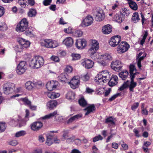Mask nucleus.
<instances>
[{"instance_id":"f257e3e1","label":"nucleus","mask_w":153,"mask_h":153,"mask_svg":"<svg viewBox=\"0 0 153 153\" xmlns=\"http://www.w3.org/2000/svg\"><path fill=\"white\" fill-rule=\"evenodd\" d=\"M109 72L107 70L100 72L95 77V80L100 84L106 83L109 78Z\"/></svg>"},{"instance_id":"f03ea898","label":"nucleus","mask_w":153,"mask_h":153,"mask_svg":"<svg viewBox=\"0 0 153 153\" xmlns=\"http://www.w3.org/2000/svg\"><path fill=\"white\" fill-rule=\"evenodd\" d=\"M44 62V60L42 57L36 56L31 61L29 65L33 69H38L43 65Z\"/></svg>"},{"instance_id":"7ed1b4c3","label":"nucleus","mask_w":153,"mask_h":153,"mask_svg":"<svg viewBox=\"0 0 153 153\" xmlns=\"http://www.w3.org/2000/svg\"><path fill=\"white\" fill-rule=\"evenodd\" d=\"M15 87V85L13 83L10 82L5 83L3 86V92L6 95L12 94L14 91Z\"/></svg>"},{"instance_id":"20e7f679","label":"nucleus","mask_w":153,"mask_h":153,"mask_svg":"<svg viewBox=\"0 0 153 153\" xmlns=\"http://www.w3.org/2000/svg\"><path fill=\"white\" fill-rule=\"evenodd\" d=\"M28 25V22L26 19H22L17 25L16 28V30L18 32H23L25 31Z\"/></svg>"},{"instance_id":"39448f33","label":"nucleus","mask_w":153,"mask_h":153,"mask_svg":"<svg viewBox=\"0 0 153 153\" xmlns=\"http://www.w3.org/2000/svg\"><path fill=\"white\" fill-rule=\"evenodd\" d=\"M99 46L98 42L95 40H93L91 42V47L89 49L88 52L91 55V56L93 57L92 56L97 54L96 51L99 48Z\"/></svg>"},{"instance_id":"423d86ee","label":"nucleus","mask_w":153,"mask_h":153,"mask_svg":"<svg viewBox=\"0 0 153 153\" xmlns=\"http://www.w3.org/2000/svg\"><path fill=\"white\" fill-rule=\"evenodd\" d=\"M18 41L20 44L17 48L18 49H16V51L18 52H21L23 50V48H27L29 47L30 45L29 42L27 41L25 39L21 38H19L18 39Z\"/></svg>"},{"instance_id":"0eeeda50","label":"nucleus","mask_w":153,"mask_h":153,"mask_svg":"<svg viewBox=\"0 0 153 153\" xmlns=\"http://www.w3.org/2000/svg\"><path fill=\"white\" fill-rule=\"evenodd\" d=\"M27 68V64L25 61H21L18 65L16 72L19 75L23 74Z\"/></svg>"},{"instance_id":"6e6552de","label":"nucleus","mask_w":153,"mask_h":153,"mask_svg":"<svg viewBox=\"0 0 153 153\" xmlns=\"http://www.w3.org/2000/svg\"><path fill=\"white\" fill-rule=\"evenodd\" d=\"M129 48V45L126 42H121L117 48L118 53H122L126 51Z\"/></svg>"},{"instance_id":"1a4fd4ad","label":"nucleus","mask_w":153,"mask_h":153,"mask_svg":"<svg viewBox=\"0 0 153 153\" xmlns=\"http://www.w3.org/2000/svg\"><path fill=\"white\" fill-rule=\"evenodd\" d=\"M43 43L44 44V46L48 48H55L58 45L56 41L51 39H45Z\"/></svg>"},{"instance_id":"9d476101","label":"nucleus","mask_w":153,"mask_h":153,"mask_svg":"<svg viewBox=\"0 0 153 153\" xmlns=\"http://www.w3.org/2000/svg\"><path fill=\"white\" fill-rule=\"evenodd\" d=\"M79 78L78 76L74 77L69 82L71 88L74 89L77 88L79 85Z\"/></svg>"},{"instance_id":"9b49d317","label":"nucleus","mask_w":153,"mask_h":153,"mask_svg":"<svg viewBox=\"0 0 153 153\" xmlns=\"http://www.w3.org/2000/svg\"><path fill=\"white\" fill-rule=\"evenodd\" d=\"M121 40V37L119 36H115L112 37L109 42V45L113 47L117 46Z\"/></svg>"},{"instance_id":"f8f14e48","label":"nucleus","mask_w":153,"mask_h":153,"mask_svg":"<svg viewBox=\"0 0 153 153\" xmlns=\"http://www.w3.org/2000/svg\"><path fill=\"white\" fill-rule=\"evenodd\" d=\"M111 66L112 69L117 71H120L122 67L121 62L118 60L113 61L111 64Z\"/></svg>"},{"instance_id":"ddd939ff","label":"nucleus","mask_w":153,"mask_h":153,"mask_svg":"<svg viewBox=\"0 0 153 153\" xmlns=\"http://www.w3.org/2000/svg\"><path fill=\"white\" fill-rule=\"evenodd\" d=\"M94 15L95 19L97 21H101L105 18V14L103 11L102 9L97 10Z\"/></svg>"},{"instance_id":"4468645a","label":"nucleus","mask_w":153,"mask_h":153,"mask_svg":"<svg viewBox=\"0 0 153 153\" xmlns=\"http://www.w3.org/2000/svg\"><path fill=\"white\" fill-rule=\"evenodd\" d=\"M94 62L90 59H85L82 62V65L85 68L89 69L91 68L93 66Z\"/></svg>"},{"instance_id":"2eb2a0df","label":"nucleus","mask_w":153,"mask_h":153,"mask_svg":"<svg viewBox=\"0 0 153 153\" xmlns=\"http://www.w3.org/2000/svg\"><path fill=\"white\" fill-rule=\"evenodd\" d=\"M93 20L92 17L91 16L88 15L83 20L82 24L85 26H88L92 24Z\"/></svg>"},{"instance_id":"dca6fc26","label":"nucleus","mask_w":153,"mask_h":153,"mask_svg":"<svg viewBox=\"0 0 153 153\" xmlns=\"http://www.w3.org/2000/svg\"><path fill=\"white\" fill-rule=\"evenodd\" d=\"M58 82L55 81H52L47 82L46 85V87L48 90L51 91L56 88Z\"/></svg>"},{"instance_id":"f3484780","label":"nucleus","mask_w":153,"mask_h":153,"mask_svg":"<svg viewBox=\"0 0 153 153\" xmlns=\"http://www.w3.org/2000/svg\"><path fill=\"white\" fill-rule=\"evenodd\" d=\"M30 126L32 130L37 131L39 130L42 127L43 124L40 121H37L32 123Z\"/></svg>"},{"instance_id":"a211bd4d","label":"nucleus","mask_w":153,"mask_h":153,"mask_svg":"<svg viewBox=\"0 0 153 153\" xmlns=\"http://www.w3.org/2000/svg\"><path fill=\"white\" fill-rule=\"evenodd\" d=\"M84 110L86 111L85 115H88L95 111L96 110L95 106L94 104H89Z\"/></svg>"},{"instance_id":"6ab92c4d","label":"nucleus","mask_w":153,"mask_h":153,"mask_svg":"<svg viewBox=\"0 0 153 153\" xmlns=\"http://www.w3.org/2000/svg\"><path fill=\"white\" fill-rule=\"evenodd\" d=\"M59 80L61 82L66 83L70 79V77L66 73H63L60 74L58 76Z\"/></svg>"},{"instance_id":"aec40b11","label":"nucleus","mask_w":153,"mask_h":153,"mask_svg":"<svg viewBox=\"0 0 153 153\" xmlns=\"http://www.w3.org/2000/svg\"><path fill=\"white\" fill-rule=\"evenodd\" d=\"M86 42L85 39H80L76 41V45L79 49L83 48L86 46Z\"/></svg>"},{"instance_id":"412c9836","label":"nucleus","mask_w":153,"mask_h":153,"mask_svg":"<svg viewBox=\"0 0 153 153\" xmlns=\"http://www.w3.org/2000/svg\"><path fill=\"white\" fill-rule=\"evenodd\" d=\"M62 43L67 47H70L72 45L74 41L71 37H68L63 40Z\"/></svg>"},{"instance_id":"4be33fe9","label":"nucleus","mask_w":153,"mask_h":153,"mask_svg":"<svg viewBox=\"0 0 153 153\" xmlns=\"http://www.w3.org/2000/svg\"><path fill=\"white\" fill-rule=\"evenodd\" d=\"M135 78V76H132L131 77H130L131 81L129 85H128V87H129V90L131 92H134V89L137 85V83L134 81V79Z\"/></svg>"},{"instance_id":"5701e85b","label":"nucleus","mask_w":153,"mask_h":153,"mask_svg":"<svg viewBox=\"0 0 153 153\" xmlns=\"http://www.w3.org/2000/svg\"><path fill=\"white\" fill-rule=\"evenodd\" d=\"M118 78L116 75L112 76L111 78L108 82V84L110 86L115 85L118 83Z\"/></svg>"},{"instance_id":"b1692460","label":"nucleus","mask_w":153,"mask_h":153,"mask_svg":"<svg viewBox=\"0 0 153 153\" xmlns=\"http://www.w3.org/2000/svg\"><path fill=\"white\" fill-rule=\"evenodd\" d=\"M102 32L105 34L110 33L112 31L111 26L110 25H107L104 26L102 29Z\"/></svg>"},{"instance_id":"393cba45","label":"nucleus","mask_w":153,"mask_h":153,"mask_svg":"<svg viewBox=\"0 0 153 153\" xmlns=\"http://www.w3.org/2000/svg\"><path fill=\"white\" fill-rule=\"evenodd\" d=\"M82 115L81 114H79L75 115L73 116L70 118L67 121L68 124L71 123L73 122L76 121L80 118L82 117Z\"/></svg>"},{"instance_id":"a878e982","label":"nucleus","mask_w":153,"mask_h":153,"mask_svg":"<svg viewBox=\"0 0 153 153\" xmlns=\"http://www.w3.org/2000/svg\"><path fill=\"white\" fill-rule=\"evenodd\" d=\"M131 20L132 22L134 23H137L140 20L138 13L136 12L134 13L132 15Z\"/></svg>"},{"instance_id":"bb28decb","label":"nucleus","mask_w":153,"mask_h":153,"mask_svg":"<svg viewBox=\"0 0 153 153\" xmlns=\"http://www.w3.org/2000/svg\"><path fill=\"white\" fill-rule=\"evenodd\" d=\"M57 104V102L56 101H52L48 102L47 106L51 110L55 107Z\"/></svg>"},{"instance_id":"cd10ccee","label":"nucleus","mask_w":153,"mask_h":153,"mask_svg":"<svg viewBox=\"0 0 153 153\" xmlns=\"http://www.w3.org/2000/svg\"><path fill=\"white\" fill-rule=\"evenodd\" d=\"M129 74L128 71L126 70H124L119 73V76L123 79H126L128 75Z\"/></svg>"},{"instance_id":"c85d7f7f","label":"nucleus","mask_w":153,"mask_h":153,"mask_svg":"<svg viewBox=\"0 0 153 153\" xmlns=\"http://www.w3.org/2000/svg\"><path fill=\"white\" fill-rule=\"evenodd\" d=\"M136 71V70L135 66L133 65H130L129 66V76L130 77H131L133 76L135 77L136 73V72L134 73V71Z\"/></svg>"},{"instance_id":"c756f323","label":"nucleus","mask_w":153,"mask_h":153,"mask_svg":"<svg viewBox=\"0 0 153 153\" xmlns=\"http://www.w3.org/2000/svg\"><path fill=\"white\" fill-rule=\"evenodd\" d=\"M47 96L51 99H54L59 97L60 94L59 93L50 92L48 93Z\"/></svg>"},{"instance_id":"7c9ffc66","label":"nucleus","mask_w":153,"mask_h":153,"mask_svg":"<svg viewBox=\"0 0 153 153\" xmlns=\"http://www.w3.org/2000/svg\"><path fill=\"white\" fill-rule=\"evenodd\" d=\"M25 34L30 37H33L34 36L33 32V30L32 27H29L25 30Z\"/></svg>"},{"instance_id":"2f4dec72","label":"nucleus","mask_w":153,"mask_h":153,"mask_svg":"<svg viewBox=\"0 0 153 153\" xmlns=\"http://www.w3.org/2000/svg\"><path fill=\"white\" fill-rule=\"evenodd\" d=\"M120 15L122 17L125 16H128L130 13L129 11L126 8H125L121 9L120 10Z\"/></svg>"},{"instance_id":"473e14b6","label":"nucleus","mask_w":153,"mask_h":153,"mask_svg":"<svg viewBox=\"0 0 153 153\" xmlns=\"http://www.w3.org/2000/svg\"><path fill=\"white\" fill-rule=\"evenodd\" d=\"M34 85V83L28 81L26 83L25 86L27 89L30 90L32 89L33 88H35Z\"/></svg>"},{"instance_id":"72a5a7b5","label":"nucleus","mask_w":153,"mask_h":153,"mask_svg":"<svg viewBox=\"0 0 153 153\" xmlns=\"http://www.w3.org/2000/svg\"><path fill=\"white\" fill-rule=\"evenodd\" d=\"M57 111H55L53 113H50L48 114H47L44 117H42V120H45L47 119H50L51 118H52L54 117L57 114Z\"/></svg>"},{"instance_id":"f704fd0d","label":"nucleus","mask_w":153,"mask_h":153,"mask_svg":"<svg viewBox=\"0 0 153 153\" xmlns=\"http://www.w3.org/2000/svg\"><path fill=\"white\" fill-rule=\"evenodd\" d=\"M114 19L116 22L118 23H121L124 20V17H122L121 15H119L116 14L114 17Z\"/></svg>"},{"instance_id":"c9c22d12","label":"nucleus","mask_w":153,"mask_h":153,"mask_svg":"<svg viewBox=\"0 0 153 153\" xmlns=\"http://www.w3.org/2000/svg\"><path fill=\"white\" fill-rule=\"evenodd\" d=\"M75 93L72 91L68 92L66 94V98L69 100H73L74 98Z\"/></svg>"},{"instance_id":"e433bc0d","label":"nucleus","mask_w":153,"mask_h":153,"mask_svg":"<svg viewBox=\"0 0 153 153\" xmlns=\"http://www.w3.org/2000/svg\"><path fill=\"white\" fill-rule=\"evenodd\" d=\"M100 57V58L105 60H110L112 59L111 55L108 53H105L104 54L101 55Z\"/></svg>"},{"instance_id":"4c0bfd02","label":"nucleus","mask_w":153,"mask_h":153,"mask_svg":"<svg viewBox=\"0 0 153 153\" xmlns=\"http://www.w3.org/2000/svg\"><path fill=\"white\" fill-rule=\"evenodd\" d=\"M114 118L112 117H109L107 118L105 120V123H110L111 125H114L115 124V122H114Z\"/></svg>"},{"instance_id":"58836bf2","label":"nucleus","mask_w":153,"mask_h":153,"mask_svg":"<svg viewBox=\"0 0 153 153\" xmlns=\"http://www.w3.org/2000/svg\"><path fill=\"white\" fill-rule=\"evenodd\" d=\"M7 28V25L4 22H0V30L3 31L6 30Z\"/></svg>"},{"instance_id":"ea45409f","label":"nucleus","mask_w":153,"mask_h":153,"mask_svg":"<svg viewBox=\"0 0 153 153\" xmlns=\"http://www.w3.org/2000/svg\"><path fill=\"white\" fill-rule=\"evenodd\" d=\"M129 82L128 80H127L126 82H125L120 87L118 90L120 91H122L126 88L128 86V83Z\"/></svg>"},{"instance_id":"a19ab883","label":"nucleus","mask_w":153,"mask_h":153,"mask_svg":"<svg viewBox=\"0 0 153 153\" xmlns=\"http://www.w3.org/2000/svg\"><path fill=\"white\" fill-rule=\"evenodd\" d=\"M26 132L24 130H22L17 132L15 134L16 137H19L21 136H23L26 134Z\"/></svg>"},{"instance_id":"79ce46f5","label":"nucleus","mask_w":153,"mask_h":153,"mask_svg":"<svg viewBox=\"0 0 153 153\" xmlns=\"http://www.w3.org/2000/svg\"><path fill=\"white\" fill-rule=\"evenodd\" d=\"M36 10L34 9H32L30 10L28 13V16L30 17H32L36 16Z\"/></svg>"},{"instance_id":"37998d69","label":"nucleus","mask_w":153,"mask_h":153,"mask_svg":"<svg viewBox=\"0 0 153 153\" xmlns=\"http://www.w3.org/2000/svg\"><path fill=\"white\" fill-rule=\"evenodd\" d=\"M79 102L80 105L83 107H85L87 104L86 101L83 98L80 99Z\"/></svg>"},{"instance_id":"c03bdc74","label":"nucleus","mask_w":153,"mask_h":153,"mask_svg":"<svg viewBox=\"0 0 153 153\" xmlns=\"http://www.w3.org/2000/svg\"><path fill=\"white\" fill-rule=\"evenodd\" d=\"M6 128V125L4 123L0 122V133L4 132Z\"/></svg>"},{"instance_id":"a18cd8bd","label":"nucleus","mask_w":153,"mask_h":153,"mask_svg":"<svg viewBox=\"0 0 153 153\" xmlns=\"http://www.w3.org/2000/svg\"><path fill=\"white\" fill-rule=\"evenodd\" d=\"M21 100L22 101L25 105H29L31 103V102L27 99V97L22 98Z\"/></svg>"},{"instance_id":"49530a36","label":"nucleus","mask_w":153,"mask_h":153,"mask_svg":"<svg viewBox=\"0 0 153 153\" xmlns=\"http://www.w3.org/2000/svg\"><path fill=\"white\" fill-rule=\"evenodd\" d=\"M72 60H75L79 59L80 58V55L79 54L73 53L71 55Z\"/></svg>"},{"instance_id":"de8ad7c7","label":"nucleus","mask_w":153,"mask_h":153,"mask_svg":"<svg viewBox=\"0 0 153 153\" xmlns=\"http://www.w3.org/2000/svg\"><path fill=\"white\" fill-rule=\"evenodd\" d=\"M139 103L138 102H136L134 103L131 106V109L134 111H135L136 109L139 106Z\"/></svg>"},{"instance_id":"09e8293b","label":"nucleus","mask_w":153,"mask_h":153,"mask_svg":"<svg viewBox=\"0 0 153 153\" xmlns=\"http://www.w3.org/2000/svg\"><path fill=\"white\" fill-rule=\"evenodd\" d=\"M72 71L73 68L71 66L67 65L65 69V71L68 73H71Z\"/></svg>"},{"instance_id":"8fccbe9b","label":"nucleus","mask_w":153,"mask_h":153,"mask_svg":"<svg viewBox=\"0 0 153 153\" xmlns=\"http://www.w3.org/2000/svg\"><path fill=\"white\" fill-rule=\"evenodd\" d=\"M102 137L100 135H99L98 136H96L93 138V142H95L99 140H102Z\"/></svg>"},{"instance_id":"3c124183","label":"nucleus","mask_w":153,"mask_h":153,"mask_svg":"<svg viewBox=\"0 0 153 153\" xmlns=\"http://www.w3.org/2000/svg\"><path fill=\"white\" fill-rule=\"evenodd\" d=\"M19 127H21L26 125V121L24 120H20L19 121Z\"/></svg>"},{"instance_id":"603ef678","label":"nucleus","mask_w":153,"mask_h":153,"mask_svg":"<svg viewBox=\"0 0 153 153\" xmlns=\"http://www.w3.org/2000/svg\"><path fill=\"white\" fill-rule=\"evenodd\" d=\"M52 139V137H47L46 143L48 145L50 146L52 144V141L51 140Z\"/></svg>"},{"instance_id":"864d4df0","label":"nucleus","mask_w":153,"mask_h":153,"mask_svg":"<svg viewBox=\"0 0 153 153\" xmlns=\"http://www.w3.org/2000/svg\"><path fill=\"white\" fill-rule=\"evenodd\" d=\"M120 95L119 93H117L115 94L111 97L108 100L109 101H112L114 100L117 97Z\"/></svg>"},{"instance_id":"5fc2aeb1","label":"nucleus","mask_w":153,"mask_h":153,"mask_svg":"<svg viewBox=\"0 0 153 153\" xmlns=\"http://www.w3.org/2000/svg\"><path fill=\"white\" fill-rule=\"evenodd\" d=\"M26 2V1L25 0H19L18 1L19 4L23 8H24L26 6L25 3Z\"/></svg>"},{"instance_id":"6e6d98bb","label":"nucleus","mask_w":153,"mask_h":153,"mask_svg":"<svg viewBox=\"0 0 153 153\" xmlns=\"http://www.w3.org/2000/svg\"><path fill=\"white\" fill-rule=\"evenodd\" d=\"M89 74H87L82 76V79L83 81H86L89 80Z\"/></svg>"},{"instance_id":"4d7b16f0","label":"nucleus","mask_w":153,"mask_h":153,"mask_svg":"<svg viewBox=\"0 0 153 153\" xmlns=\"http://www.w3.org/2000/svg\"><path fill=\"white\" fill-rule=\"evenodd\" d=\"M83 33L82 31L79 30H77L75 32V35L78 37H80L82 35Z\"/></svg>"},{"instance_id":"13d9d810","label":"nucleus","mask_w":153,"mask_h":153,"mask_svg":"<svg viewBox=\"0 0 153 153\" xmlns=\"http://www.w3.org/2000/svg\"><path fill=\"white\" fill-rule=\"evenodd\" d=\"M51 59L52 60L56 62H58L59 61V57L58 56H52L51 57Z\"/></svg>"},{"instance_id":"bf43d9fd","label":"nucleus","mask_w":153,"mask_h":153,"mask_svg":"<svg viewBox=\"0 0 153 153\" xmlns=\"http://www.w3.org/2000/svg\"><path fill=\"white\" fill-rule=\"evenodd\" d=\"M5 10L4 8L0 5V17L2 16L4 13Z\"/></svg>"},{"instance_id":"052dcab7","label":"nucleus","mask_w":153,"mask_h":153,"mask_svg":"<svg viewBox=\"0 0 153 153\" xmlns=\"http://www.w3.org/2000/svg\"><path fill=\"white\" fill-rule=\"evenodd\" d=\"M137 65L138 68L139 69H141V62L142 60H141L140 58H139L138 57H137Z\"/></svg>"},{"instance_id":"680f3d73","label":"nucleus","mask_w":153,"mask_h":153,"mask_svg":"<svg viewBox=\"0 0 153 153\" xmlns=\"http://www.w3.org/2000/svg\"><path fill=\"white\" fill-rule=\"evenodd\" d=\"M18 143L17 141L16 140H13L9 142V144L10 145H12L13 146H16Z\"/></svg>"},{"instance_id":"e2e57ef3","label":"nucleus","mask_w":153,"mask_h":153,"mask_svg":"<svg viewBox=\"0 0 153 153\" xmlns=\"http://www.w3.org/2000/svg\"><path fill=\"white\" fill-rule=\"evenodd\" d=\"M149 111L146 108L141 110V114L142 115H148Z\"/></svg>"},{"instance_id":"0e129e2a","label":"nucleus","mask_w":153,"mask_h":153,"mask_svg":"<svg viewBox=\"0 0 153 153\" xmlns=\"http://www.w3.org/2000/svg\"><path fill=\"white\" fill-rule=\"evenodd\" d=\"M35 87L37 88H39L42 85V83L41 82H38L34 83Z\"/></svg>"},{"instance_id":"69168bd1","label":"nucleus","mask_w":153,"mask_h":153,"mask_svg":"<svg viewBox=\"0 0 153 153\" xmlns=\"http://www.w3.org/2000/svg\"><path fill=\"white\" fill-rule=\"evenodd\" d=\"M52 0H44L43 1V4L45 6H47L50 4Z\"/></svg>"},{"instance_id":"338daca9","label":"nucleus","mask_w":153,"mask_h":153,"mask_svg":"<svg viewBox=\"0 0 153 153\" xmlns=\"http://www.w3.org/2000/svg\"><path fill=\"white\" fill-rule=\"evenodd\" d=\"M68 137V135L67 133L64 131L62 135V141L65 140Z\"/></svg>"},{"instance_id":"774afa93","label":"nucleus","mask_w":153,"mask_h":153,"mask_svg":"<svg viewBox=\"0 0 153 153\" xmlns=\"http://www.w3.org/2000/svg\"><path fill=\"white\" fill-rule=\"evenodd\" d=\"M72 29L71 27H69L68 28H65L64 29V31L65 32L70 33L72 32Z\"/></svg>"}]
</instances>
